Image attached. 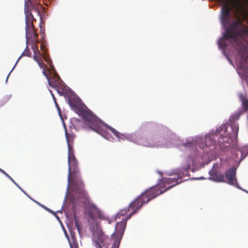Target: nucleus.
Listing matches in <instances>:
<instances>
[{
	"label": "nucleus",
	"instance_id": "32",
	"mask_svg": "<svg viewBox=\"0 0 248 248\" xmlns=\"http://www.w3.org/2000/svg\"><path fill=\"white\" fill-rule=\"evenodd\" d=\"M40 206L42 207H43V208H44L45 209H46V210L47 211H48L49 212L51 211V210L50 209H49L47 207H46L45 206H44V205L43 204H40Z\"/></svg>",
	"mask_w": 248,
	"mask_h": 248
},
{
	"label": "nucleus",
	"instance_id": "33",
	"mask_svg": "<svg viewBox=\"0 0 248 248\" xmlns=\"http://www.w3.org/2000/svg\"><path fill=\"white\" fill-rule=\"evenodd\" d=\"M52 96H53V99H54V100L55 102H56V101H55V96H54V95H53V94H52ZM55 103H56V106H58V104H57V103H56V102H55Z\"/></svg>",
	"mask_w": 248,
	"mask_h": 248
},
{
	"label": "nucleus",
	"instance_id": "25",
	"mask_svg": "<svg viewBox=\"0 0 248 248\" xmlns=\"http://www.w3.org/2000/svg\"><path fill=\"white\" fill-rule=\"evenodd\" d=\"M0 171L2 172L3 174H4L6 177H7L11 181H12L14 184H15L16 186H18L17 184L15 182L14 179L5 171L0 168Z\"/></svg>",
	"mask_w": 248,
	"mask_h": 248
},
{
	"label": "nucleus",
	"instance_id": "13",
	"mask_svg": "<svg viewBox=\"0 0 248 248\" xmlns=\"http://www.w3.org/2000/svg\"><path fill=\"white\" fill-rule=\"evenodd\" d=\"M48 80V83L50 86H51L54 88L56 90H57L58 93L60 95H63V89L62 88H59L58 85L59 83L58 81H53L52 80H50L49 78H47Z\"/></svg>",
	"mask_w": 248,
	"mask_h": 248
},
{
	"label": "nucleus",
	"instance_id": "38",
	"mask_svg": "<svg viewBox=\"0 0 248 248\" xmlns=\"http://www.w3.org/2000/svg\"><path fill=\"white\" fill-rule=\"evenodd\" d=\"M247 2L248 3V0H246Z\"/></svg>",
	"mask_w": 248,
	"mask_h": 248
},
{
	"label": "nucleus",
	"instance_id": "12",
	"mask_svg": "<svg viewBox=\"0 0 248 248\" xmlns=\"http://www.w3.org/2000/svg\"><path fill=\"white\" fill-rule=\"evenodd\" d=\"M68 103L71 108L76 113L77 110L79 109L81 106H80L75 97H69L67 99Z\"/></svg>",
	"mask_w": 248,
	"mask_h": 248
},
{
	"label": "nucleus",
	"instance_id": "37",
	"mask_svg": "<svg viewBox=\"0 0 248 248\" xmlns=\"http://www.w3.org/2000/svg\"><path fill=\"white\" fill-rule=\"evenodd\" d=\"M16 63H17L16 62V64H15V66H14V67H13V69H14V67H15V66H16Z\"/></svg>",
	"mask_w": 248,
	"mask_h": 248
},
{
	"label": "nucleus",
	"instance_id": "2",
	"mask_svg": "<svg viewBox=\"0 0 248 248\" xmlns=\"http://www.w3.org/2000/svg\"><path fill=\"white\" fill-rule=\"evenodd\" d=\"M68 180L71 183V186L75 194H79L80 196L89 200V195L84 188V184L81 180L80 172L78 167V161L75 156L68 157Z\"/></svg>",
	"mask_w": 248,
	"mask_h": 248
},
{
	"label": "nucleus",
	"instance_id": "27",
	"mask_svg": "<svg viewBox=\"0 0 248 248\" xmlns=\"http://www.w3.org/2000/svg\"><path fill=\"white\" fill-rule=\"evenodd\" d=\"M232 129L233 132L235 135L236 137H237V134L239 130V127L238 126H232Z\"/></svg>",
	"mask_w": 248,
	"mask_h": 248
},
{
	"label": "nucleus",
	"instance_id": "4",
	"mask_svg": "<svg viewBox=\"0 0 248 248\" xmlns=\"http://www.w3.org/2000/svg\"><path fill=\"white\" fill-rule=\"evenodd\" d=\"M77 195L78 198L88 204L86 206V213L87 215V219L89 222H93L96 219H100L101 220H106L108 221L109 224L111 223V220L106 217L101 212L94 204L90 203V199L89 197L88 200H85L84 198L80 196L79 194H75Z\"/></svg>",
	"mask_w": 248,
	"mask_h": 248
},
{
	"label": "nucleus",
	"instance_id": "17",
	"mask_svg": "<svg viewBox=\"0 0 248 248\" xmlns=\"http://www.w3.org/2000/svg\"><path fill=\"white\" fill-rule=\"evenodd\" d=\"M130 208L129 207L127 208L126 209L121 210L117 215L116 218L121 219L124 218L125 217L129 215V214H127V213L130 211Z\"/></svg>",
	"mask_w": 248,
	"mask_h": 248
},
{
	"label": "nucleus",
	"instance_id": "18",
	"mask_svg": "<svg viewBox=\"0 0 248 248\" xmlns=\"http://www.w3.org/2000/svg\"><path fill=\"white\" fill-rule=\"evenodd\" d=\"M213 179L218 182H223L225 181L224 176L223 174L216 173L213 175Z\"/></svg>",
	"mask_w": 248,
	"mask_h": 248
},
{
	"label": "nucleus",
	"instance_id": "8",
	"mask_svg": "<svg viewBox=\"0 0 248 248\" xmlns=\"http://www.w3.org/2000/svg\"><path fill=\"white\" fill-rule=\"evenodd\" d=\"M128 215L124 217V218H122L120 222H118L115 225V232L112 235L113 237L115 235H118V240L119 237H121L124 231L126 222L128 219Z\"/></svg>",
	"mask_w": 248,
	"mask_h": 248
},
{
	"label": "nucleus",
	"instance_id": "16",
	"mask_svg": "<svg viewBox=\"0 0 248 248\" xmlns=\"http://www.w3.org/2000/svg\"><path fill=\"white\" fill-rule=\"evenodd\" d=\"M36 62H37L38 64L39 65V67L43 69V75L46 78H48V77L46 72V69L47 67L46 64L44 63L42 58L38 59L36 61Z\"/></svg>",
	"mask_w": 248,
	"mask_h": 248
},
{
	"label": "nucleus",
	"instance_id": "36",
	"mask_svg": "<svg viewBox=\"0 0 248 248\" xmlns=\"http://www.w3.org/2000/svg\"><path fill=\"white\" fill-rule=\"evenodd\" d=\"M35 202L38 204L39 205H40V204H41L40 203L38 202H36V201H35Z\"/></svg>",
	"mask_w": 248,
	"mask_h": 248
},
{
	"label": "nucleus",
	"instance_id": "1",
	"mask_svg": "<svg viewBox=\"0 0 248 248\" xmlns=\"http://www.w3.org/2000/svg\"><path fill=\"white\" fill-rule=\"evenodd\" d=\"M78 115L85 121L88 122L92 125L91 128L95 132L103 136L104 138L109 140L110 137L109 134L106 131V129L110 130L113 134L118 139L125 140L127 139L126 136L119 133L116 130L110 126L105 124L98 120L97 117L89 109L84 108L81 107L77 110L76 112Z\"/></svg>",
	"mask_w": 248,
	"mask_h": 248
},
{
	"label": "nucleus",
	"instance_id": "28",
	"mask_svg": "<svg viewBox=\"0 0 248 248\" xmlns=\"http://www.w3.org/2000/svg\"><path fill=\"white\" fill-rule=\"evenodd\" d=\"M243 108L245 110L248 109V100H246L243 102Z\"/></svg>",
	"mask_w": 248,
	"mask_h": 248
},
{
	"label": "nucleus",
	"instance_id": "23",
	"mask_svg": "<svg viewBox=\"0 0 248 248\" xmlns=\"http://www.w3.org/2000/svg\"><path fill=\"white\" fill-rule=\"evenodd\" d=\"M187 161V165L184 167V169L186 170H187L190 168L191 165L193 164L194 160L193 158H189Z\"/></svg>",
	"mask_w": 248,
	"mask_h": 248
},
{
	"label": "nucleus",
	"instance_id": "26",
	"mask_svg": "<svg viewBox=\"0 0 248 248\" xmlns=\"http://www.w3.org/2000/svg\"><path fill=\"white\" fill-rule=\"evenodd\" d=\"M218 46L222 48H225L227 47V44L224 42L223 39L220 40L218 42Z\"/></svg>",
	"mask_w": 248,
	"mask_h": 248
},
{
	"label": "nucleus",
	"instance_id": "35",
	"mask_svg": "<svg viewBox=\"0 0 248 248\" xmlns=\"http://www.w3.org/2000/svg\"><path fill=\"white\" fill-rule=\"evenodd\" d=\"M12 70L10 72V73L8 74V76H7V79H8V77H9V75H10V73L12 72Z\"/></svg>",
	"mask_w": 248,
	"mask_h": 248
},
{
	"label": "nucleus",
	"instance_id": "19",
	"mask_svg": "<svg viewBox=\"0 0 248 248\" xmlns=\"http://www.w3.org/2000/svg\"><path fill=\"white\" fill-rule=\"evenodd\" d=\"M241 35L244 36L248 35V28H246L243 24L242 26L239 29L237 35Z\"/></svg>",
	"mask_w": 248,
	"mask_h": 248
},
{
	"label": "nucleus",
	"instance_id": "24",
	"mask_svg": "<svg viewBox=\"0 0 248 248\" xmlns=\"http://www.w3.org/2000/svg\"><path fill=\"white\" fill-rule=\"evenodd\" d=\"M10 97L6 96L0 99V107L3 106L9 100Z\"/></svg>",
	"mask_w": 248,
	"mask_h": 248
},
{
	"label": "nucleus",
	"instance_id": "34",
	"mask_svg": "<svg viewBox=\"0 0 248 248\" xmlns=\"http://www.w3.org/2000/svg\"><path fill=\"white\" fill-rule=\"evenodd\" d=\"M192 143L191 142H189V143H186V146H190L191 145Z\"/></svg>",
	"mask_w": 248,
	"mask_h": 248
},
{
	"label": "nucleus",
	"instance_id": "22",
	"mask_svg": "<svg viewBox=\"0 0 248 248\" xmlns=\"http://www.w3.org/2000/svg\"><path fill=\"white\" fill-rule=\"evenodd\" d=\"M31 51L28 48V47H27L25 49L24 51L22 53L21 56L18 58V60L16 61V63L18 62L19 60L21 59V58L23 56H28V57H31Z\"/></svg>",
	"mask_w": 248,
	"mask_h": 248
},
{
	"label": "nucleus",
	"instance_id": "29",
	"mask_svg": "<svg viewBox=\"0 0 248 248\" xmlns=\"http://www.w3.org/2000/svg\"><path fill=\"white\" fill-rule=\"evenodd\" d=\"M74 223H75V226L77 228L78 230V231H80V228L79 225L78 224V220L77 218L74 219Z\"/></svg>",
	"mask_w": 248,
	"mask_h": 248
},
{
	"label": "nucleus",
	"instance_id": "9",
	"mask_svg": "<svg viewBox=\"0 0 248 248\" xmlns=\"http://www.w3.org/2000/svg\"><path fill=\"white\" fill-rule=\"evenodd\" d=\"M235 174L236 170L234 168H232L226 171L225 177L228 180V183L230 185H234V183L236 182Z\"/></svg>",
	"mask_w": 248,
	"mask_h": 248
},
{
	"label": "nucleus",
	"instance_id": "7",
	"mask_svg": "<svg viewBox=\"0 0 248 248\" xmlns=\"http://www.w3.org/2000/svg\"><path fill=\"white\" fill-rule=\"evenodd\" d=\"M221 11V23L223 26H229L231 20V8L227 4H225L222 7Z\"/></svg>",
	"mask_w": 248,
	"mask_h": 248
},
{
	"label": "nucleus",
	"instance_id": "15",
	"mask_svg": "<svg viewBox=\"0 0 248 248\" xmlns=\"http://www.w3.org/2000/svg\"><path fill=\"white\" fill-rule=\"evenodd\" d=\"M136 142L139 145L147 147H151L152 145V143L146 140L144 138L141 136H138L137 137L136 139Z\"/></svg>",
	"mask_w": 248,
	"mask_h": 248
},
{
	"label": "nucleus",
	"instance_id": "3",
	"mask_svg": "<svg viewBox=\"0 0 248 248\" xmlns=\"http://www.w3.org/2000/svg\"><path fill=\"white\" fill-rule=\"evenodd\" d=\"M182 179V177L178 175L171 178H163L160 183L146 190L141 194L142 196L148 202L159 194L181 183Z\"/></svg>",
	"mask_w": 248,
	"mask_h": 248
},
{
	"label": "nucleus",
	"instance_id": "31",
	"mask_svg": "<svg viewBox=\"0 0 248 248\" xmlns=\"http://www.w3.org/2000/svg\"><path fill=\"white\" fill-rule=\"evenodd\" d=\"M69 243L71 248H78V246L76 243H73V244H72L70 241Z\"/></svg>",
	"mask_w": 248,
	"mask_h": 248
},
{
	"label": "nucleus",
	"instance_id": "30",
	"mask_svg": "<svg viewBox=\"0 0 248 248\" xmlns=\"http://www.w3.org/2000/svg\"><path fill=\"white\" fill-rule=\"evenodd\" d=\"M41 53H38V54H34L33 56V59L34 61H36L38 59H40L41 58Z\"/></svg>",
	"mask_w": 248,
	"mask_h": 248
},
{
	"label": "nucleus",
	"instance_id": "21",
	"mask_svg": "<svg viewBox=\"0 0 248 248\" xmlns=\"http://www.w3.org/2000/svg\"><path fill=\"white\" fill-rule=\"evenodd\" d=\"M40 48H41V50L42 51V53H43V57H44L45 61L46 62H47L48 58L46 56V48L45 47V46L44 45V42H43L41 44Z\"/></svg>",
	"mask_w": 248,
	"mask_h": 248
},
{
	"label": "nucleus",
	"instance_id": "11",
	"mask_svg": "<svg viewBox=\"0 0 248 248\" xmlns=\"http://www.w3.org/2000/svg\"><path fill=\"white\" fill-rule=\"evenodd\" d=\"M225 27V32L224 34L225 39L228 40L230 39L235 40L237 38V33L233 30L228 27V26H224Z\"/></svg>",
	"mask_w": 248,
	"mask_h": 248
},
{
	"label": "nucleus",
	"instance_id": "20",
	"mask_svg": "<svg viewBox=\"0 0 248 248\" xmlns=\"http://www.w3.org/2000/svg\"><path fill=\"white\" fill-rule=\"evenodd\" d=\"M67 142L68 148V157L75 156V155L74 154V150H73L72 144L70 143V140L68 139H67Z\"/></svg>",
	"mask_w": 248,
	"mask_h": 248
},
{
	"label": "nucleus",
	"instance_id": "5",
	"mask_svg": "<svg viewBox=\"0 0 248 248\" xmlns=\"http://www.w3.org/2000/svg\"><path fill=\"white\" fill-rule=\"evenodd\" d=\"M108 237L103 233L101 229L96 228L93 233V240L96 248H102L105 247Z\"/></svg>",
	"mask_w": 248,
	"mask_h": 248
},
{
	"label": "nucleus",
	"instance_id": "6",
	"mask_svg": "<svg viewBox=\"0 0 248 248\" xmlns=\"http://www.w3.org/2000/svg\"><path fill=\"white\" fill-rule=\"evenodd\" d=\"M146 203H147V202L141 194L137 197L129 204V207L132 211L129 214L128 218H130L132 215L136 213L143 204Z\"/></svg>",
	"mask_w": 248,
	"mask_h": 248
},
{
	"label": "nucleus",
	"instance_id": "10",
	"mask_svg": "<svg viewBox=\"0 0 248 248\" xmlns=\"http://www.w3.org/2000/svg\"><path fill=\"white\" fill-rule=\"evenodd\" d=\"M216 143V139L214 135H207L205 137L204 145L202 146L204 151L206 150V147L214 146Z\"/></svg>",
	"mask_w": 248,
	"mask_h": 248
},
{
	"label": "nucleus",
	"instance_id": "14",
	"mask_svg": "<svg viewBox=\"0 0 248 248\" xmlns=\"http://www.w3.org/2000/svg\"><path fill=\"white\" fill-rule=\"evenodd\" d=\"M243 25V23L240 19L237 20L233 21L232 24H230V28L233 30L235 32L237 33L239 30V29Z\"/></svg>",
	"mask_w": 248,
	"mask_h": 248
}]
</instances>
